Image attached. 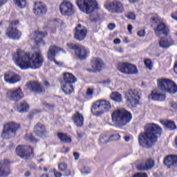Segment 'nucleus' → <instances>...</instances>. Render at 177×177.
Returning a JSON list of instances; mask_svg holds the SVG:
<instances>
[{"instance_id": "obj_1", "label": "nucleus", "mask_w": 177, "mask_h": 177, "mask_svg": "<svg viewBox=\"0 0 177 177\" xmlns=\"http://www.w3.org/2000/svg\"><path fill=\"white\" fill-rule=\"evenodd\" d=\"M12 59L15 62V64L21 70L28 68L37 70L44 63V57L39 52L30 54V53L24 52L23 50H18L17 53L12 54Z\"/></svg>"}, {"instance_id": "obj_11", "label": "nucleus", "mask_w": 177, "mask_h": 177, "mask_svg": "<svg viewBox=\"0 0 177 177\" xmlns=\"http://www.w3.org/2000/svg\"><path fill=\"white\" fill-rule=\"evenodd\" d=\"M16 153L21 158H24L25 160H30L34 156L32 148L28 145H19L17 147Z\"/></svg>"}, {"instance_id": "obj_53", "label": "nucleus", "mask_w": 177, "mask_h": 177, "mask_svg": "<svg viewBox=\"0 0 177 177\" xmlns=\"http://www.w3.org/2000/svg\"><path fill=\"white\" fill-rule=\"evenodd\" d=\"M6 2H8V0H0V8L1 6H3Z\"/></svg>"}, {"instance_id": "obj_58", "label": "nucleus", "mask_w": 177, "mask_h": 177, "mask_svg": "<svg viewBox=\"0 0 177 177\" xmlns=\"http://www.w3.org/2000/svg\"><path fill=\"white\" fill-rule=\"evenodd\" d=\"M31 175V172H30V171H26V172H25V176L26 177H28V176H30Z\"/></svg>"}, {"instance_id": "obj_46", "label": "nucleus", "mask_w": 177, "mask_h": 177, "mask_svg": "<svg viewBox=\"0 0 177 177\" xmlns=\"http://www.w3.org/2000/svg\"><path fill=\"white\" fill-rule=\"evenodd\" d=\"M138 37H143L146 35V31L145 30H141L138 32Z\"/></svg>"}, {"instance_id": "obj_39", "label": "nucleus", "mask_w": 177, "mask_h": 177, "mask_svg": "<svg viewBox=\"0 0 177 177\" xmlns=\"http://www.w3.org/2000/svg\"><path fill=\"white\" fill-rule=\"evenodd\" d=\"M121 138V136L118 133H115L111 136V137L109 138L108 142H113L114 140H120Z\"/></svg>"}, {"instance_id": "obj_13", "label": "nucleus", "mask_w": 177, "mask_h": 177, "mask_svg": "<svg viewBox=\"0 0 177 177\" xmlns=\"http://www.w3.org/2000/svg\"><path fill=\"white\" fill-rule=\"evenodd\" d=\"M59 10L63 16H71L75 13V9L71 2L64 1L59 6Z\"/></svg>"}, {"instance_id": "obj_26", "label": "nucleus", "mask_w": 177, "mask_h": 177, "mask_svg": "<svg viewBox=\"0 0 177 177\" xmlns=\"http://www.w3.org/2000/svg\"><path fill=\"white\" fill-rule=\"evenodd\" d=\"M6 35L10 39H19L21 37V33L17 29L11 27L7 29Z\"/></svg>"}, {"instance_id": "obj_22", "label": "nucleus", "mask_w": 177, "mask_h": 177, "mask_svg": "<svg viewBox=\"0 0 177 177\" xmlns=\"http://www.w3.org/2000/svg\"><path fill=\"white\" fill-rule=\"evenodd\" d=\"M154 31L157 37H161V34L167 37L169 34V28L163 23L158 24L157 27L154 28Z\"/></svg>"}, {"instance_id": "obj_10", "label": "nucleus", "mask_w": 177, "mask_h": 177, "mask_svg": "<svg viewBox=\"0 0 177 177\" xmlns=\"http://www.w3.org/2000/svg\"><path fill=\"white\" fill-rule=\"evenodd\" d=\"M126 97L128 104H130L131 107H136L139 104L140 96H139L138 90L129 89L126 93Z\"/></svg>"}, {"instance_id": "obj_55", "label": "nucleus", "mask_w": 177, "mask_h": 177, "mask_svg": "<svg viewBox=\"0 0 177 177\" xmlns=\"http://www.w3.org/2000/svg\"><path fill=\"white\" fill-rule=\"evenodd\" d=\"M132 28H133L132 25H129L128 27H127V30H129V32L130 34H132Z\"/></svg>"}, {"instance_id": "obj_47", "label": "nucleus", "mask_w": 177, "mask_h": 177, "mask_svg": "<svg viewBox=\"0 0 177 177\" xmlns=\"http://www.w3.org/2000/svg\"><path fill=\"white\" fill-rule=\"evenodd\" d=\"M42 105L44 106V107H46V109H52L53 108V105H51L50 104L46 102H43Z\"/></svg>"}, {"instance_id": "obj_54", "label": "nucleus", "mask_w": 177, "mask_h": 177, "mask_svg": "<svg viewBox=\"0 0 177 177\" xmlns=\"http://www.w3.org/2000/svg\"><path fill=\"white\" fill-rule=\"evenodd\" d=\"M114 44L116 45H118V44H121V39H115L113 41Z\"/></svg>"}, {"instance_id": "obj_29", "label": "nucleus", "mask_w": 177, "mask_h": 177, "mask_svg": "<svg viewBox=\"0 0 177 177\" xmlns=\"http://www.w3.org/2000/svg\"><path fill=\"white\" fill-rule=\"evenodd\" d=\"M64 84H66L68 85H73V84H75L77 82V78L74 75L70 73H64Z\"/></svg>"}, {"instance_id": "obj_27", "label": "nucleus", "mask_w": 177, "mask_h": 177, "mask_svg": "<svg viewBox=\"0 0 177 177\" xmlns=\"http://www.w3.org/2000/svg\"><path fill=\"white\" fill-rule=\"evenodd\" d=\"M34 132L37 136L42 138L46 135V128H45V125L43 124L37 123L34 127Z\"/></svg>"}, {"instance_id": "obj_31", "label": "nucleus", "mask_w": 177, "mask_h": 177, "mask_svg": "<svg viewBox=\"0 0 177 177\" xmlns=\"http://www.w3.org/2000/svg\"><path fill=\"white\" fill-rule=\"evenodd\" d=\"M154 167V160L151 159H148L145 162V165L141 164L138 166L139 171H147L148 169H151Z\"/></svg>"}, {"instance_id": "obj_52", "label": "nucleus", "mask_w": 177, "mask_h": 177, "mask_svg": "<svg viewBox=\"0 0 177 177\" xmlns=\"http://www.w3.org/2000/svg\"><path fill=\"white\" fill-rule=\"evenodd\" d=\"M29 167L31 169H37V165L34 163L29 165Z\"/></svg>"}, {"instance_id": "obj_63", "label": "nucleus", "mask_w": 177, "mask_h": 177, "mask_svg": "<svg viewBox=\"0 0 177 177\" xmlns=\"http://www.w3.org/2000/svg\"><path fill=\"white\" fill-rule=\"evenodd\" d=\"M68 151H70V148L67 147L65 149V153H68Z\"/></svg>"}, {"instance_id": "obj_61", "label": "nucleus", "mask_w": 177, "mask_h": 177, "mask_svg": "<svg viewBox=\"0 0 177 177\" xmlns=\"http://www.w3.org/2000/svg\"><path fill=\"white\" fill-rule=\"evenodd\" d=\"M30 142H35V138L31 136V137L30 138Z\"/></svg>"}, {"instance_id": "obj_24", "label": "nucleus", "mask_w": 177, "mask_h": 177, "mask_svg": "<svg viewBox=\"0 0 177 177\" xmlns=\"http://www.w3.org/2000/svg\"><path fill=\"white\" fill-rule=\"evenodd\" d=\"M4 80L6 82H9V84H16V82L20 81V76L13 72H9L4 75Z\"/></svg>"}, {"instance_id": "obj_42", "label": "nucleus", "mask_w": 177, "mask_h": 177, "mask_svg": "<svg viewBox=\"0 0 177 177\" xmlns=\"http://www.w3.org/2000/svg\"><path fill=\"white\" fill-rule=\"evenodd\" d=\"M145 64L147 68L151 70L153 65L151 64V61L150 59H147L145 61Z\"/></svg>"}, {"instance_id": "obj_60", "label": "nucleus", "mask_w": 177, "mask_h": 177, "mask_svg": "<svg viewBox=\"0 0 177 177\" xmlns=\"http://www.w3.org/2000/svg\"><path fill=\"white\" fill-rule=\"evenodd\" d=\"M44 86H49V82H48L47 81H44Z\"/></svg>"}, {"instance_id": "obj_50", "label": "nucleus", "mask_w": 177, "mask_h": 177, "mask_svg": "<svg viewBox=\"0 0 177 177\" xmlns=\"http://www.w3.org/2000/svg\"><path fill=\"white\" fill-rule=\"evenodd\" d=\"M64 172H65L66 176H71V170L66 169Z\"/></svg>"}, {"instance_id": "obj_9", "label": "nucleus", "mask_w": 177, "mask_h": 177, "mask_svg": "<svg viewBox=\"0 0 177 177\" xmlns=\"http://www.w3.org/2000/svg\"><path fill=\"white\" fill-rule=\"evenodd\" d=\"M118 69L120 73L127 74L129 75L138 74V68H136V66L128 62H120L118 64Z\"/></svg>"}, {"instance_id": "obj_17", "label": "nucleus", "mask_w": 177, "mask_h": 177, "mask_svg": "<svg viewBox=\"0 0 177 177\" xmlns=\"http://www.w3.org/2000/svg\"><path fill=\"white\" fill-rule=\"evenodd\" d=\"M88 30L85 26L78 24L74 30V37L77 41H84L86 37Z\"/></svg>"}, {"instance_id": "obj_38", "label": "nucleus", "mask_w": 177, "mask_h": 177, "mask_svg": "<svg viewBox=\"0 0 177 177\" xmlns=\"http://www.w3.org/2000/svg\"><path fill=\"white\" fill-rule=\"evenodd\" d=\"M109 139L110 138L106 136H101L100 137V144L107 145V143L110 142V141H109Z\"/></svg>"}, {"instance_id": "obj_43", "label": "nucleus", "mask_w": 177, "mask_h": 177, "mask_svg": "<svg viewBox=\"0 0 177 177\" xmlns=\"http://www.w3.org/2000/svg\"><path fill=\"white\" fill-rule=\"evenodd\" d=\"M82 174H91V168L85 166L82 169Z\"/></svg>"}, {"instance_id": "obj_8", "label": "nucleus", "mask_w": 177, "mask_h": 177, "mask_svg": "<svg viewBox=\"0 0 177 177\" xmlns=\"http://www.w3.org/2000/svg\"><path fill=\"white\" fill-rule=\"evenodd\" d=\"M67 46L69 48V49H73V50H75V55L80 60H85V59H86V57H88L89 55V50L85 48L84 46L68 43Z\"/></svg>"}, {"instance_id": "obj_3", "label": "nucleus", "mask_w": 177, "mask_h": 177, "mask_svg": "<svg viewBox=\"0 0 177 177\" xmlns=\"http://www.w3.org/2000/svg\"><path fill=\"white\" fill-rule=\"evenodd\" d=\"M131 120H132V114L124 109L115 111L112 114V120L120 127L127 125Z\"/></svg>"}, {"instance_id": "obj_45", "label": "nucleus", "mask_w": 177, "mask_h": 177, "mask_svg": "<svg viewBox=\"0 0 177 177\" xmlns=\"http://www.w3.org/2000/svg\"><path fill=\"white\" fill-rule=\"evenodd\" d=\"M86 96H89V97H92V96H93V90L91 88H88L86 91Z\"/></svg>"}, {"instance_id": "obj_7", "label": "nucleus", "mask_w": 177, "mask_h": 177, "mask_svg": "<svg viewBox=\"0 0 177 177\" xmlns=\"http://www.w3.org/2000/svg\"><path fill=\"white\" fill-rule=\"evenodd\" d=\"M76 3L80 10L87 15L92 13L97 5L96 0H77Z\"/></svg>"}, {"instance_id": "obj_16", "label": "nucleus", "mask_w": 177, "mask_h": 177, "mask_svg": "<svg viewBox=\"0 0 177 177\" xmlns=\"http://www.w3.org/2000/svg\"><path fill=\"white\" fill-rule=\"evenodd\" d=\"M91 67L87 69V71H89V73H99V71H102L104 68V63L100 58H93Z\"/></svg>"}, {"instance_id": "obj_15", "label": "nucleus", "mask_w": 177, "mask_h": 177, "mask_svg": "<svg viewBox=\"0 0 177 177\" xmlns=\"http://www.w3.org/2000/svg\"><path fill=\"white\" fill-rule=\"evenodd\" d=\"M32 12L37 17H42L44 15H46L48 12V7L46 3L37 1L33 6Z\"/></svg>"}, {"instance_id": "obj_36", "label": "nucleus", "mask_w": 177, "mask_h": 177, "mask_svg": "<svg viewBox=\"0 0 177 177\" xmlns=\"http://www.w3.org/2000/svg\"><path fill=\"white\" fill-rule=\"evenodd\" d=\"M111 99L120 103V102H122V97L119 93L113 92L111 95Z\"/></svg>"}, {"instance_id": "obj_2", "label": "nucleus", "mask_w": 177, "mask_h": 177, "mask_svg": "<svg viewBox=\"0 0 177 177\" xmlns=\"http://www.w3.org/2000/svg\"><path fill=\"white\" fill-rule=\"evenodd\" d=\"M162 129L156 124L149 123L145 125L144 131L138 135V143L142 147L150 149L158 141V136H161Z\"/></svg>"}, {"instance_id": "obj_57", "label": "nucleus", "mask_w": 177, "mask_h": 177, "mask_svg": "<svg viewBox=\"0 0 177 177\" xmlns=\"http://www.w3.org/2000/svg\"><path fill=\"white\" fill-rule=\"evenodd\" d=\"M19 24V21H13L11 22V26H17Z\"/></svg>"}, {"instance_id": "obj_12", "label": "nucleus", "mask_w": 177, "mask_h": 177, "mask_svg": "<svg viewBox=\"0 0 177 177\" xmlns=\"http://www.w3.org/2000/svg\"><path fill=\"white\" fill-rule=\"evenodd\" d=\"M104 6L108 10L111 11L112 13H122L124 10L122 3L117 0H113L111 3L106 1Z\"/></svg>"}, {"instance_id": "obj_6", "label": "nucleus", "mask_w": 177, "mask_h": 177, "mask_svg": "<svg viewBox=\"0 0 177 177\" xmlns=\"http://www.w3.org/2000/svg\"><path fill=\"white\" fill-rule=\"evenodd\" d=\"M18 129H20V124L13 122L6 123L3 126L1 137L3 139H10V138H13L16 135Z\"/></svg>"}, {"instance_id": "obj_34", "label": "nucleus", "mask_w": 177, "mask_h": 177, "mask_svg": "<svg viewBox=\"0 0 177 177\" xmlns=\"http://www.w3.org/2000/svg\"><path fill=\"white\" fill-rule=\"evenodd\" d=\"M57 136L62 143H71V138L63 133H58Z\"/></svg>"}, {"instance_id": "obj_62", "label": "nucleus", "mask_w": 177, "mask_h": 177, "mask_svg": "<svg viewBox=\"0 0 177 177\" xmlns=\"http://www.w3.org/2000/svg\"><path fill=\"white\" fill-rule=\"evenodd\" d=\"M124 140H125L126 142H129L130 138H129V137H128V136H125V137H124Z\"/></svg>"}, {"instance_id": "obj_59", "label": "nucleus", "mask_w": 177, "mask_h": 177, "mask_svg": "<svg viewBox=\"0 0 177 177\" xmlns=\"http://www.w3.org/2000/svg\"><path fill=\"white\" fill-rule=\"evenodd\" d=\"M139 0H129L130 3H136Z\"/></svg>"}, {"instance_id": "obj_18", "label": "nucleus", "mask_w": 177, "mask_h": 177, "mask_svg": "<svg viewBox=\"0 0 177 177\" xmlns=\"http://www.w3.org/2000/svg\"><path fill=\"white\" fill-rule=\"evenodd\" d=\"M60 50H62V48H59V47H57L56 46H50L48 48V51L47 53L48 59L49 60H50L51 62H52V60H53V62H55V64H57V66L63 65V63L59 62L56 61V59H55V57H56V54L59 53V52H60Z\"/></svg>"}, {"instance_id": "obj_51", "label": "nucleus", "mask_w": 177, "mask_h": 177, "mask_svg": "<svg viewBox=\"0 0 177 177\" xmlns=\"http://www.w3.org/2000/svg\"><path fill=\"white\" fill-rule=\"evenodd\" d=\"M108 28H109V30H114V28H115V25L113 24H109L108 25Z\"/></svg>"}, {"instance_id": "obj_20", "label": "nucleus", "mask_w": 177, "mask_h": 177, "mask_svg": "<svg viewBox=\"0 0 177 177\" xmlns=\"http://www.w3.org/2000/svg\"><path fill=\"white\" fill-rule=\"evenodd\" d=\"M26 86L32 92H36L37 93H44L45 92V88L38 82H29L26 84Z\"/></svg>"}, {"instance_id": "obj_28", "label": "nucleus", "mask_w": 177, "mask_h": 177, "mask_svg": "<svg viewBox=\"0 0 177 177\" xmlns=\"http://www.w3.org/2000/svg\"><path fill=\"white\" fill-rule=\"evenodd\" d=\"M172 45H174V39L171 37L161 38L159 41V46L162 49H168Z\"/></svg>"}, {"instance_id": "obj_40", "label": "nucleus", "mask_w": 177, "mask_h": 177, "mask_svg": "<svg viewBox=\"0 0 177 177\" xmlns=\"http://www.w3.org/2000/svg\"><path fill=\"white\" fill-rule=\"evenodd\" d=\"M58 168H59V171H61L62 172H64V171H66V169H67L68 166H67V164H66L64 162H62L60 164H58Z\"/></svg>"}, {"instance_id": "obj_4", "label": "nucleus", "mask_w": 177, "mask_h": 177, "mask_svg": "<svg viewBox=\"0 0 177 177\" xmlns=\"http://www.w3.org/2000/svg\"><path fill=\"white\" fill-rule=\"evenodd\" d=\"M111 109V104L106 100H98L93 102L91 106V113L98 117L104 113H108Z\"/></svg>"}, {"instance_id": "obj_56", "label": "nucleus", "mask_w": 177, "mask_h": 177, "mask_svg": "<svg viewBox=\"0 0 177 177\" xmlns=\"http://www.w3.org/2000/svg\"><path fill=\"white\" fill-rule=\"evenodd\" d=\"M77 136H78V138H83L84 137V133L77 131Z\"/></svg>"}, {"instance_id": "obj_21", "label": "nucleus", "mask_w": 177, "mask_h": 177, "mask_svg": "<svg viewBox=\"0 0 177 177\" xmlns=\"http://www.w3.org/2000/svg\"><path fill=\"white\" fill-rule=\"evenodd\" d=\"M10 162L8 159L0 162V177H6L10 174Z\"/></svg>"}, {"instance_id": "obj_48", "label": "nucleus", "mask_w": 177, "mask_h": 177, "mask_svg": "<svg viewBox=\"0 0 177 177\" xmlns=\"http://www.w3.org/2000/svg\"><path fill=\"white\" fill-rule=\"evenodd\" d=\"M53 174L55 177H62V173L57 171V170L56 169H53Z\"/></svg>"}, {"instance_id": "obj_44", "label": "nucleus", "mask_w": 177, "mask_h": 177, "mask_svg": "<svg viewBox=\"0 0 177 177\" xmlns=\"http://www.w3.org/2000/svg\"><path fill=\"white\" fill-rule=\"evenodd\" d=\"M127 17L131 20H135V19H136V15L133 12H129L127 15Z\"/></svg>"}, {"instance_id": "obj_14", "label": "nucleus", "mask_w": 177, "mask_h": 177, "mask_svg": "<svg viewBox=\"0 0 177 177\" xmlns=\"http://www.w3.org/2000/svg\"><path fill=\"white\" fill-rule=\"evenodd\" d=\"M6 95L10 100H13L14 102H19V100H21L24 97V94H23L21 88L10 89L7 91Z\"/></svg>"}, {"instance_id": "obj_33", "label": "nucleus", "mask_w": 177, "mask_h": 177, "mask_svg": "<svg viewBox=\"0 0 177 177\" xmlns=\"http://www.w3.org/2000/svg\"><path fill=\"white\" fill-rule=\"evenodd\" d=\"M160 123L164 127H166L167 129L172 131L173 129H176V125L175 124V122L169 121V120H160Z\"/></svg>"}, {"instance_id": "obj_37", "label": "nucleus", "mask_w": 177, "mask_h": 177, "mask_svg": "<svg viewBox=\"0 0 177 177\" xmlns=\"http://www.w3.org/2000/svg\"><path fill=\"white\" fill-rule=\"evenodd\" d=\"M15 3L18 8L23 9V8H26V0H14Z\"/></svg>"}, {"instance_id": "obj_49", "label": "nucleus", "mask_w": 177, "mask_h": 177, "mask_svg": "<svg viewBox=\"0 0 177 177\" xmlns=\"http://www.w3.org/2000/svg\"><path fill=\"white\" fill-rule=\"evenodd\" d=\"M73 157L75 158V161H78V160H80V153L74 152Z\"/></svg>"}, {"instance_id": "obj_35", "label": "nucleus", "mask_w": 177, "mask_h": 177, "mask_svg": "<svg viewBox=\"0 0 177 177\" xmlns=\"http://www.w3.org/2000/svg\"><path fill=\"white\" fill-rule=\"evenodd\" d=\"M28 110V104L27 102L23 101L20 103V104L17 106V111L19 113H26Z\"/></svg>"}, {"instance_id": "obj_5", "label": "nucleus", "mask_w": 177, "mask_h": 177, "mask_svg": "<svg viewBox=\"0 0 177 177\" xmlns=\"http://www.w3.org/2000/svg\"><path fill=\"white\" fill-rule=\"evenodd\" d=\"M158 86L160 91L170 93V95H175V93H177V85L171 80H158Z\"/></svg>"}, {"instance_id": "obj_30", "label": "nucleus", "mask_w": 177, "mask_h": 177, "mask_svg": "<svg viewBox=\"0 0 177 177\" xmlns=\"http://www.w3.org/2000/svg\"><path fill=\"white\" fill-rule=\"evenodd\" d=\"M72 119L77 127H82L84 125V115L80 113V112H76L72 117Z\"/></svg>"}, {"instance_id": "obj_41", "label": "nucleus", "mask_w": 177, "mask_h": 177, "mask_svg": "<svg viewBox=\"0 0 177 177\" xmlns=\"http://www.w3.org/2000/svg\"><path fill=\"white\" fill-rule=\"evenodd\" d=\"M150 21H151V23H155L156 24H161V19H160V18L158 17H151L150 19Z\"/></svg>"}, {"instance_id": "obj_64", "label": "nucleus", "mask_w": 177, "mask_h": 177, "mask_svg": "<svg viewBox=\"0 0 177 177\" xmlns=\"http://www.w3.org/2000/svg\"><path fill=\"white\" fill-rule=\"evenodd\" d=\"M176 105V103H173V104H171V107H175Z\"/></svg>"}, {"instance_id": "obj_19", "label": "nucleus", "mask_w": 177, "mask_h": 177, "mask_svg": "<svg viewBox=\"0 0 177 177\" xmlns=\"http://www.w3.org/2000/svg\"><path fill=\"white\" fill-rule=\"evenodd\" d=\"M47 33H44L39 31H35L31 33L30 38L33 39V42L35 43V45L37 46H42L44 45V39H42L44 37H46Z\"/></svg>"}, {"instance_id": "obj_23", "label": "nucleus", "mask_w": 177, "mask_h": 177, "mask_svg": "<svg viewBox=\"0 0 177 177\" xmlns=\"http://www.w3.org/2000/svg\"><path fill=\"white\" fill-rule=\"evenodd\" d=\"M149 99H151V100H157L158 102H164L165 98V94L160 93L158 89L156 88L152 91L151 93L148 96Z\"/></svg>"}, {"instance_id": "obj_25", "label": "nucleus", "mask_w": 177, "mask_h": 177, "mask_svg": "<svg viewBox=\"0 0 177 177\" xmlns=\"http://www.w3.org/2000/svg\"><path fill=\"white\" fill-rule=\"evenodd\" d=\"M164 164L167 168L171 167H177V156L176 155H169L165 158Z\"/></svg>"}, {"instance_id": "obj_32", "label": "nucleus", "mask_w": 177, "mask_h": 177, "mask_svg": "<svg viewBox=\"0 0 177 177\" xmlns=\"http://www.w3.org/2000/svg\"><path fill=\"white\" fill-rule=\"evenodd\" d=\"M62 90L65 93V95H71L74 92V87L73 84H67L64 83L61 86Z\"/></svg>"}]
</instances>
